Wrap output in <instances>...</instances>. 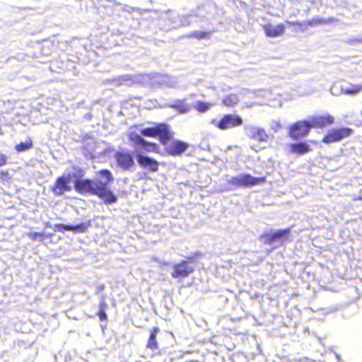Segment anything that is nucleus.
I'll return each mask as SVG.
<instances>
[{
  "mask_svg": "<svg viewBox=\"0 0 362 362\" xmlns=\"http://www.w3.org/2000/svg\"><path fill=\"white\" fill-rule=\"evenodd\" d=\"M286 24L288 25L302 27L303 23L298 21H286Z\"/></svg>",
  "mask_w": 362,
  "mask_h": 362,
  "instance_id": "c85d7f7f",
  "label": "nucleus"
},
{
  "mask_svg": "<svg viewBox=\"0 0 362 362\" xmlns=\"http://www.w3.org/2000/svg\"><path fill=\"white\" fill-rule=\"evenodd\" d=\"M362 90V85H354L349 88L344 90V93L347 95H354Z\"/></svg>",
  "mask_w": 362,
  "mask_h": 362,
  "instance_id": "b1692460",
  "label": "nucleus"
},
{
  "mask_svg": "<svg viewBox=\"0 0 362 362\" xmlns=\"http://www.w3.org/2000/svg\"><path fill=\"white\" fill-rule=\"evenodd\" d=\"M239 101L238 97L236 94L230 93L226 95L223 100V104L226 107H233L235 106Z\"/></svg>",
  "mask_w": 362,
  "mask_h": 362,
  "instance_id": "6ab92c4d",
  "label": "nucleus"
},
{
  "mask_svg": "<svg viewBox=\"0 0 362 362\" xmlns=\"http://www.w3.org/2000/svg\"><path fill=\"white\" fill-rule=\"evenodd\" d=\"M263 28L266 35L270 37L281 36L285 31V26L283 23H280L275 27L271 24H267L263 26Z\"/></svg>",
  "mask_w": 362,
  "mask_h": 362,
  "instance_id": "dca6fc26",
  "label": "nucleus"
},
{
  "mask_svg": "<svg viewBox=\"0 0 362 362\" xmlns=\"http://www.w3.org/2000/svg\"><path fill=\"white\" fill-rule=\"evenodd\" d=\"M33 147V142L30 137H28L25 142H20L15 146L17 152H23L28 151Z\"/></svg>",
  "mask_w": 362,
  "mask_h": 362,
  "instance_id": "aec40b11",
  "label": "nucleus"
},
{
  "mask_svg": "<svg viewBox=\"0 0 362 362\" xmlns=\"http://www.w3.org/2000/svg\"><path fill=\"white\" fill-rule=\"evenodd\" d=\"M107 308V305L105 300L100 301L99 304V310L98 313V317L100 321H107V317L105 313V310Z\"/></svg>",
  "mask_w": 362,
  "mask_h": 362,
  "instance_id": "5701e85b",
  "label": "nucleus"
},
{
  "mask_svg": "<svg viewBox=\"0 0 362 362\" xmlns=\"http://www.w3.org/2000/svg\"><path fill=\"white\" fill-rule=\"evenodd\" d=\"M29 238L33 240H36L37 239L44 240L45 235L42 232H32L28 234Z\"/></svg>",
  "mask_w": 362,
  "mask_h": 362,
  "instance_id": "a878e982",
  "label": "nucleus"
},
{
  "mask_svg": "<svg viewBox=\"0 0 362 362\" xmlns=\"http://www.w3.org/2000/svg\"><path fill=\"white\" fill-rule=\"evenodd\" d=\"M143 136L156 138L165 146V151L168 155L178 156L187 150L189 145L188 143L179 140H173L174 132L171 130L169 124L165 122H160L152 127H146L141 130Z\"/></svg>",
  "mask_w": 362,
  "mask_h": 362,
  "instance_id": "f03ea898",
  "label": "nucleus"
},
{
  "mask_svg": "<svg viewBox=\"0 0 362 362\" xmlns=\"http://www.w3.org/2000/svg\"><path fill=\"white\" fill-rule=\"evenodd\" d=\"M211 34V31H194L188 35L189 38H195L197 40H201L204 39H209Z\"/></svg>",
  "mask_w": 362,
  "mask_h": 362,
  "instance_id": "412c9836",
  "label": "nucleus"
},
{
  "mask_svg": "<svg viewBox=\"0 0 362 362\" xmlns=\"http://www.w3.org/2000/svg\"><path fill=\"white\" fill-rule=\"evenodd\" d=\"M268 134L261 127H252L250 130V138L259 142H265L268 139Z\"/></svg>",
  "mask_w": 362,
  "mask_h": 362,
  "instance_id": "f3484780",
  "label": "nucleus"
},
{
  "mask_svg": "<svg viewBox=\"0 0 362 362\" xmlns=\"http://www.w3.org/2000/svg\"><path fill=\"white\" fill-rule=\"evenodd\" d=\"M356 199L362 200V197H358V198H357Z\"/></svg>",
  "mask_w": 362,
  "mask_h": 362,
  "instance_id": "7c9ffc66",
  "label": "nucleus"
},
{
  "mask_svg": "<svg viewBox=\"0 0 362 362\" xmlns=\"http://www.w3.org/2000/svg\"><path fill=\"white\" fill-rule=\"evenodd\" d=\"M11 175L8 170H1L0 171V179L1 180H7L10 179Z\"/></svg>",
  "mask_w": 362,
  "mask_h": 362,
  "instance_id": "bb28decb",
  "label": "nucleus"
},
{
  "mask_svg": "<svg viewBox=\"0 0 362 362\" xmlns=\"http://www.w3.org/2000/svg\"><path fill=\"white\" fill-rule=\"evenodd\" d=\"M114 159L116 166L123 170H129L135 165L133 153L127 149L117 151Z\"/></svg>",
  "mask_w": 362,
  "mask_h": 362,
  "instance_id": "6e6552de",
  "label": "nucleus"
},
{
  "mask_svg": "<svg viewBox=\"0 0 362 362\" xmlns=\"http://www.w3.org/2000/svg\"><path fill=\"white\" fill-rule=\"evenodd\" d=\"M128 140L134 148L135 156L139 165L149 172L155 173L158 170L159 162L143 152L159 153V147L156 143L148 141L136 132H132L127 134Z\"/></svg>",
  "mask_w": 362,
  "mask_h": 362,
  "instance_id": "7ed1b4c3",
  "label": "nucleus"
},
{
  "mask_svg": "<svg viewBox=\"0 0 362 362\" xmlns=\"http://www.w3.org/2000/svg\"><path fill=\"white\" fill-rule=\"evenodd\" d=\"M70 180V175H64L57 177L51 187V191L57 196L64 194L65 192H69L71 189V187L69 185Z\"/></svg>",
  "mask_w": 362,
  "mask_h": 362,
  "instance_id": "9b49d317",
  "label": "nucleus"
},
{
  "mask_svg": "<svg viewBox=\"0 0 362 362\" xmlns=\"http://www.w3.org/2000/svg\"><path fill=\"white\" fill-rule=\"evenodd\" d=\"M334 117L330 114L313 115L310 117L309 122L312 128L324 129L334 123Z\"/></svg>",
  "mask_w": 362,
  "mask_h": 362,
  "instance_id": "9d476101",
  "label": "nucleus"
},
{
  "mask_svg": "<svg viewBox=\"0 0 362 362\" xmlns=\"http://www.w3.org/2000/svg\"><path fill=\"white\" fill-rule=\"evenodd\" d=\"M202 257V254L199 252H197L187 257V259L182 260L180 262L175 264L173 266V272L171 273L172 277L179 279L187 277L194 271V269L189 264V262H195Z\"/></svg>",
  "mask_w": 362,
  "mask_h": 362,
  "instance_id": "20e7f679",
  "label": "nucleus"
},
{
  "mask_svg": "<svg viewBox=\"0 0 362 362\" xmlns=\"http://www.w3.org/2000/svg\"><path fill=\"white\" fill-rule=\"evenodd\" d=\"M213 105L211 103H206L203 101H198L194 105V108L199 112L203 113L206 112Z\"/></svg>",
  "mask_w": 362,
  "mask_h": 362,
  "instance_id": "4be33fe9",
  "label": "nucleus"
},
{
  "mask_svg": "<svg viewBox=\"0 0 362 362\" xmlns=\"http://www.w3.org/2000/svg\"><path fill=\"white\" fill-rule=\"evenodd\" d=\"M311 129L309 120L302 119L291 123L288 127V136L294 141L306 137Z\"/></svg>",
  "mask_w": 362,
  "mask_h": 362,
  "instance_id": "39448f33",
  "label": "nucleus"
},
{
  "mask_svg": "<svg viewBox=\"0 0 362 362\" xmlns=\"http://www.w3.org/2000/svg\"><path fill=\"white\" fill-rule=\"evenodd\" d=\"M78 173L82 175H83V170L81 169L78 170Z\"/></svg>",
  "mask_w": 362,
  "mask_h": 362,
  "instance_id": "c756f323",
  "label": "nucleus"
},
{
  "mask_svg": "<svg viewBox=\"0 0 362 362\" xmlns=\"http://www.w3.org/2000/svg\"><path fill=\"white\" fill-rule=\"evenodd\" d=\"M310 145L306 141L291 143L288 146V151L291 154L301 156L311 151Z\"/></svg>",
  "mask_w": 362,
  "mask_h": 362,
  "instance_id": "4468645a",
  "label": "nucleus"
},
{
  "mask_svg": "<svg viewBox=\"0 0 362 362\" xmlns=\"http://www.w3.org/2000/svg\"><path fill=\"white\" fill-rule=\"evenodd\" d=\"M266 176L255 177L248 173L240 174L238 176L232 177L228 183L236 187H249L265 183Z\"/></svg>",
  "mask_w": 362,
  "mask_h": 362,
  "instance_id": "423d86ee",
  "label": "nucleus"
},
{
  "mask_svg": "<svg viewBox=\"0 0 362 362\" xmlns=\"http://www.w3.org/2000/svg\"><path fill=\"white\" fill-rule=\"evenodd\" d=\"M354 132L350 127L332 128L325 134L322 141L324 144L337 143L349 138Z\"/></svg>",
  "mask_w": 362,
  "mask_h": 362,
  "instance_id": "0eeeda50",
  "label": "nucleus"
},
{
  "mask_svg": "<svg viewBox=\"0 0 362 362\" xmlns=\"http://www.w3.org/2000/svg\"><path fill=\"white\" fill-rule=\"evenodd\" d=\"M160 332V329L158 327H153L150 329L149 336L148 337L146 348L151 351L156 350L159 348L157 335Z\"/></svg>",
  "mask_w": 362,
  "mask_h": 362,
  "instance_id": "2eb2a0df",
  "label": "nucleus"
},
{
  "mask_svg": "<svg viewBox=\"0 0 362 362\" xmlns=\"http://www.w3.org/2000/svg\"><path fill=\"white\" fill-rule=\"evenodd\" d=\"M290 228H284L278 230L274 233H264L260 235L259 238L263 241L265 245H271L274 242L286 237L289 233Z\"/></svg>",
  "mask_w": 362,
  "mask_h": 362,
  "instance_id": "ddd939ff",
  "label": "nucleus"
},
{
  "mask_svg": "<svg viewBox=\"0 0 362 362\" xmlns=\"http://www.w3.org/2000/svg\"><path fill=\"white\" fill-rule=\"evenodd\" d=\"M170 107L180 114L186 113L192 109V106L186 102L185 99L177 100Z\"/></svg>",
  "mask_w": 362,
  "mask_h": 362,
  "instance_id": "a211bd4d",
  "label": "nucleus"
},
{
  "mask_svg": "<svg viewBox=\"0 0 362 362\" xmlns=\"http://www.w3.org/2000/svg\"><path fill=\"white\" fill-rule=\"evenodd\" d=\"M326 23L327 21L325 19L322 18L320 17H315L310 19V21H308L306 25L309 26H315L320 24H324Z\"/></svg>",
  "mask_w": 362,
  "mask_h": 362,
  "instance_id": "393cba45",
  "label": "nucleus"
},
{
  "mask_svg": "<svg viewBox=\"0 0 362 362\" xmlns=\"http://www.w3.org/2000/svg\"><path fill=\"white\" fill-rule=\"evenodd\" d=\"M114 180L112 172L102 169L95 173V178L77 179L74 182V188L80 194H90L98 196L106 204L115 203L117 196L111 191L108 185Z\"/></svg>",
  "mask_w": 362,
  "mask_h": 362,
  "instance_id": "f257e3e1",
  "label": "nucleus"
},
{
  "mask_svg": "<svg viewBox=\"0 0 362 362\" xmlns=\"http://www.w3.org/2000/svg\"><path fill=\"white\" fill-rule=\"evenodd\" d=\"M91 226L90 221L82 222L75 226L58 223L54 226L55 231L64 232L65 230L73 231L74 233H86L88 228Z\"/></svg>",
  "mask_w": 362,
  "mask_h": 362,
  "instance_id": "f8f14e48",
  "label": "nucleus"
},
{
  "mask_svg": "<svg viewBox=\"0 0 362 362\" xmlns=\"http://www.w3.org/2000/svg\"><path fill=\"white\" fill-rule=\"evenodd\" d=\"M8 158L6 155L0 153V167L5 165L7 163Z\"/></svg>",
  "mask_w": 362,
  "mask_h": 362,
  "instance_id": "cd10ccee",
  "label": "nucleus"
},
{
  "mask_svg": "<svg viewBox=\"0 0 362 362\" xmlns=\"http://www.w3.org/2000/svg\"><path fill=\"white\" fill-rule=\"evenodd\" d=\"M243 119L239 115H224L217 122L216 127L221 130H226L240 126Z\"/></svg>",
  "mask_w": 362,
  "mask_h": 362,
  "instance_id": "1a4fd4ad",
  "label": "nucleus"
}]
</instances>
